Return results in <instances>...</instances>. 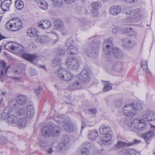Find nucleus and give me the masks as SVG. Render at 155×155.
<instances>
[{
  "mask_svg": "<svg viewBox=\"0 0 155 155\" xmlns=\"http://www.w3.org/2000/svg\"><path fill=\"white\" fill-rule=\"evenodd\" d=\"M127 125L132 131H134L135 129L139 131L146 130L147 129L146 125L144 124L143 120L138 118H136L133 120L128 122Z\"/></svg>",
  "mask_w": 155,
  "mask_h": 155,
  "instance_id": "1",
  "label": "nucleus"
},
{
  "mask_svg": "<svg viewBox=\"0 0 155 155\" xmlns=\"http://www.w3.org/2000/svg\"><path fill=\"white\" fill-rule=\"evenodd\" d=\"M22 26V21L17 18L10 19L5 24V27L7 28L14 31H17L20 29Z\"/></svg>",
  "mask_w": 155,
  "mask_h": 155,
  "instance_id": "2",
  "label": "nucleus"
},
{
  "mask_svg": "<svg viewBox=\"0 0 155 155\" xmlns=\"http://www.w3.org/2000/svg\"><path fill=\"white\" fill-rule=\"evenodd\" d=\"M61 131L54 128L47 126L44 127L42 128L41 134L42 136L45 137H49L50 135L53 137L58 136Z\"/></svg>",
  "mask_w": 155,
  "mask_h": 155,
  "instance_id": "3",
  "label": "nucleus"
},
{
  "mask_svg": "<svg viewBox=\"0 0 155 155\" xmlns=\"http://www.w3.org/2000/svg\"><path fill=\"white\" fill-rule=\"evenodd\" d=\"M66 64L68 69L76 70L78 68L80 63L78 58L76 57L69 56L66 60Z\"/></svg>",
  "mask_w": 155,
  "mask_h": 155,
  "instance_id": "4",
  "label": "nucleus"
},
{
  "mask_svg": "<svg viewBox=\"0 0 155 155\" xmlns=\"http://www.w3.org/2000/svg\"><path fill=\"white\" fill-rule=\"evenodd\" d=\"M123 114L126 116L131 117L136 114V110L134 108L133 104H127L124 106L122 109Z\"/></svg>",
  "mask_w": 155,
  "mask_h": 155,
  "instance_id": "5",
  "label": "nucleus"
},
{
  "mask_svg": "<svg viewBox=\"0 0 155 155\" xmlns=\"http://www.w3.org/2000/svg\"><path fill=\"white\" fill-rule=\"evenodd\" d=\"M94 44L96 46L94 47L91 45H86L83 49V51L84 53L89 57L94 56V55L97 54L98 52L97 48V45H96L95 43H94L92 45L94 46Z\"/></svg>",
  "mask_w": 155,
  "mask_h": 155,
  "instance_id": "6",
  "label": "nucleus"
},
{
  "mask_svg": "<svg viewBox=\"0 0 155 155\" xmlns=\"http://www.w3.org/2000/svg\"><path fill=\"white\" fill-rule=\"evenodd\" d=\"M58 75L61 79L66 81L71 80L73 77V75L70 72L62 70L58 72Z\"/></svg>",
  "mask_w": 155,
  "mask_h": 155,
  "instance_id": "7",
  "label": "nucleus"
},
{
  "mask_svg": "<svg viewBox=\"0 0 155 155\" xmlns=\"http://www.w3.org/2000/svg\"><path fill=\"white\" fill-rule=\"evenodd\" d=\"M6 63H4L3 64H2V67L0 70V74H1L0 81L2 82H5L8 78L6 74L10 66L6 67Z\"/></svg>",
  "mask_w": 155,
  "mask_h": 155,
  "instance_id": "8",
  "label": "nucleus"
},
{
  "mask_svg": "<svg viewBox=\"0 0 155 155\" xmlns=\"http://www.w3.org/2000/svg\"><path fill=\"white\" fill-rule=\"evenodd\" d=\"M78 79L84 83H88L90 80V77L87 69H83L78 75Z\"/></svg>",
  "mask_w": 155,
  "mask_h": 155,
  "instance_id": "9",
  "label": "nucleus"
},
{
  "mask_svg": "<svg viewBox=\"0 0 155 155\" xmlns=\"http://www.w3.org/2000/svg\"><path fill=\"white\" fill-rule=\"evenodd\" d=\"M103 51L105 54H107L108 52L111 53V48H113V43L111 40L107 39L104 41L103 43Z\"/></svg>",
  "mask_w": 155,
  "mask_h": 155,
  "instance_id": "10",
  "label": "nucleus"
},
{
  "mask_svg": "<svg viewBox=\"0 0 155 155\" xmlns=\"http://www.w3.org/2000/svg\"><path fill=\"white\" fill-rule=\"evenodd\" d=\"M153 136L155 137V126L153 125H151L150 131L142 135V137L146 140L147 143H148L147 141Z\"/></svg>",
  "mask_w": 155,
  "mask_h": 155,
  "instance_id": "11",
  "label": "nucleus"
},
{
  "mask_svg": "<svg viewBox=\"0 0 155 155\" xmlns=\"http://www.w3.org/2000/svg\"><path fill=\"white\" fill-rule=\"evenodd\" d=\"M125 13L130 15L129 18L132 17V19L137 18L140 19L141 17V11L139 9H137L133 11L130 10L128 12H125Z\"/></svg>",
  "mask_w": 155,
  "mask_h": 155,
  "instance_id": "12",
  "label": "nucleus"
},
{
  "mask_svg": "<svg viewBox=\"0 0 155 155\" xmlns=\"http://www.w3.org/2000/svg\"><path fill=\"white\" fill-rule=\"evenodd\" d=\"M70 139L68 136L65 135L63 136L61 140V142L58 145V148L60 150L64 149L69 142Z\"/></svg>",
  "mask_w": 155,
  "mask_h": 155,
  "instance_id": "13",
  "label": "nucleus"
},
{
  "mask_svg": "<svg viewBox=\"0 0 155 155\" xmlns=\"http://www.w3.org/2000/svg\"><path fill=\"white\" fill-rule=\"evenodd\" d=\"M144 118L148 121L155 120V114L152 111L147 110L144 112Z\"/></svg>",
  "mask_w": 155,
  "mask_h": 155,
  "instance_id": "14",
  "label": "nucleus"
},
{
  "mask_svg": "<svg viewBox=\"0 0 155 155\" xmlns=\"http://www.w3.org/2000/svg\"><path fill=\"white\" fill-rule=\"evenodd\" d=\"M122 42L124 46L127 48H130L136 44L129 38H124L122 40Z\"/></svg>",
  "mask_w": 155,
  "mask_h": 155,
  "instance_id": "15",
  "label": "nucleus"
},
{
  "mask_svg": "<svg viewBox=\"0 0 155 155\" xmlns=\"http://www.w3.org/2000/svg\"><path fill=\"white\" fill-rule=\"evenodd\" d=\"M112 69L114 71L117 72H120L123 71V66L121 62L115 61L113 63Z\"/></svg>",
  "mask_w": 155,
  "mask_h": 155,
  "instance_id": "16",
  "label": "nucleus"
},
{
  "mask_svg": "<svg viewBox=\"0 0 155 155\" xmlns=\"http://www.w3.org/2000/svg\"><path fill=\"white\" fill-rule=\"evenodd\" d=\"M51 25V22L48 20H42L38 23V26L43 29L50 28Z\"/></svg>",
  "mask_w": 155,
  "mask_h": 155,
  "instance_id": "17",
  "label": "nucleus"
},
{
  "mask_svg": "<svg viewBox=\"0 0 155 155\" xmlns=\"http://www.w3.org/2000/svg\"><path fill=\"white\" fill-rule=\"evenodd\" d=\"M121 11V7L119 6H114L110 8L109 10L110 13L113 15H117Z\"/></svg>",
  "mask_w": 155,
  "mask_h": 155,
  "instance_id": "18",
  "label": "nucleus"
},
{
  "mask_svg": "<svg viewBox=\"0 0 155 155\" xmlns=\"http://www.w3.org/2000/svg\"><path fill=\"white\" fill-rule=\"evenodd\" d=\"M16 101L19 104L22 105L25 104L27 102V99L26 97L24 95H19L16 98Z\"/></svg>",
  "mask_w": 155,
  "mask_h": 155,
  "instance_id": "19",
  "label": "nucleus"
},
{
  "mask_svg": "<svg viewBox=\"0 0 155 155\" xmlns=\"http://www.w3.org/2000/svg\"><path fill=\"white\" fill-rule=\"evenodd\" d=\"M54 24L55 29L61 31H65L66 29L64 28L63 22L60 20L56 19L54 20Z\"/></svg>",
  "mask_w": 155,
  "mask_h": 155,
  "instance_id": "20",
  "label": "nucleus"
},
{
  "mask_svg": "<svg viewBox=\"0 0 155 155\" xmlns=\"http://www.w3.org/2000/svg\"><path fill=\"white\" fill-rule=\"evenodd\" d=\"M38 30L34 28H31L28 29L27 33L28 35L31 38H34L37 35Z\"/></svg>",
  "mask_w": 155,
  "mask_h": 155,
  "instance_id": "21",
  "label": "nucleus"
},
{
  "mask_svg": "<svg viewBox=\"0 0 155 155\" xmlns=\"http://www.w3.org/2000/svg\"><path fill=\"white\" fill-rule=\"evenodd\" d=\"M11 2V0H6L4 1L1 5L2 10L4 11H7L9 10Z\"/></svg>",
  "mask_w": 155,
  "mask_h": 155,
  "instance_id": "22",
  "label": "nucleus"
},
{
  "mask_svg": "<svg viewBox=\"0 0 155 155\" xmlns=\"http://www.w3.org/2000/svg\"><path fill=\"white\" fill-rule=\"evenodd\" d=\"M111 135L109 134H105L104 137L102 138V141L105 145H109L110 144L112 139Z\"/></svg>",
  "mask_w": 155,
  "mask_h": 155,
  "instance_id": "23",
  "label": "nucleus"
},
{
  "mask_svg": "<svg viewBox=\"0 0 155 155\" xmlns=\"http://www.w3.org/2000/svg\"><path fill=\"white\" fill-rule=\"evenodd\" d=\"M26 109L25 111H26V116L28 118H31L32 117L34 114L33 107L31 105H29L27 106Z\"/></svg>",
  "mask_w": 155,
  "mask_h": 155,
  "instance_id": "24",
  "label": "nucleus"
},
{
  "mask_svg": "<svg viewBox=\"0 0 155 155\" xmlns=\"http://www.w3.org/2000/svg\"><path fill=\"white\" fill-rule=\"evenodd\" d=\"M49 38L48 36L46 35L40 36L37 35L36 38L37 41L41 43H45L48 41Z\"/></svg>",
  "mask_w": 155,
  "mask_h": 155,
  "instance_id": "25",
  "label": "nucleus"
},
{
  "mask_svg": "<svg viewBox=\"0 0 155 155\" xmlns=\"http://www.w3.org/2000/svg\"><path fill=\"white\" fill-rule=\"evenodd\" d=\"M63 127L65 130L69 132H72L74 130L73 124L69 122L65 123L63 125Z\"/></svg>",
  "mask_w": 155,
  "mask_h": 155,
  "instance_id": "26",
  "label": "nucleus"
},
{
  "mask_svg": "<svg viewBox=\"0 0 155 155\" xmlns=\"http://www.w3.org/2000/svg\"><path fill=\"white\" fill-rule=\"evenodd\" d=\"M67 51L69 55H74L78 53V48L74 46H69L67 49Z\"/></svg>",
  "mask_w": 155,
  "mask_h": 155,
  "instance_id": "27",
  "label": "nucleus"
},
{
  "mask_svg": "<svg viewBox=\"0 0 155 155\" xmlns=\"http://www.w3.org/2000/svg\"><path fill=\"white\" fill-rule=\"evenodd\" d=\"M129 143H127L124 141H119L117 143L114 145L113 147L114 149L116 150L121 147H124L126 146H129L128 145Z\"/></svg>",
  "mask_w": 155,
  "mask_h": 155,
  "instance_id": "28",
  "label": "nucleus"
},
{
  "mask_svg": "<svg viewBox=\"0 0 155 155\" xmlns=\"http://www.w3.org/2000/svg\"><path fill=\"white\" fill-rule=\"evenodd\" d=\"M100 133L103 134H106L107 133L110 131V127L104 125H101L99 128Z\"/></svg>",
  "mask_w": 155,
  "mask_h": 155,
  "instance_id": "29",
  "label": "nucleus"
},
{
  "mask_svg": "<svg viewBox=\"0 0 155 155\" xmlns=\"http://www.w3.org/2000/svg\"><path fill=\"white\" fill-rule=\"evenodd\" d=\"M81 87V83L78 81H75L69 86V87L71 89L74 90L80 89Z\"/></svg>",
  "mask_w": 155,
  "mask_h": 155,
  "instance_id": "30",
  "label": "nucleus"
},
{
  "mask_svg": "<svg viewBox=\"0 0 155 155\" xmlns=\"http://www.w3.org/2000/svg\"><path fill=\"white\" fill-rule=\"evenodd\" d=\"M22 55L23 57L26 60L31 62H33V61L37 59L38 58L37 56L31 55L28 54H24Z\"/></svg>",
  "mask_w": 155,
  "mask_h": 155,
  "instance_id": "31",
  "label": "nucleus"
},
{
  "mask_svg": "<svg viewBox=\"0 0 155 155\" xmlns=\"http://www.w3.org/2000/svg\"><path fill=\"white\" fill-rule=\"evenodd\" d=\"M111 53H110V52H108L107 54H105L108 60H109L110 58L112 60L113 57L112 55L113 54L115 55L117 53L119 50H120V49H119L117 48H113V47L112 48H111Z\"/></svg>",
  "mask_w": 155,
  "mask_h": 155,
  "instance_id": "32",
  "label": "nucleus"
},
{
  "mask_svg": "<svg viewBox=\"0 0 155 155\" xmlns=\"http://www.w3.org/2000/svg\"><path fill=\"white\" fill-rule=\"evenodd\" d=\"M98 135V132L97 130H91L89 134V139L91 140H94L96 139Z\"/></svg>",
  "mask_w": 155,
  "mask_h": 155,
  "instance_id": "33",
  "label": "nucleus"
},
{
  "mask_svg": "<svg viewBox=\"0 0 155 155\" xmlns=\"http://www.w3.org/2000/svg\"><path fill=\"white\" fill-rule=\"evenodd\" d=\"M13 51L18 54H20L23 52L24 48L21 45L15 43V46Z\"/></svg>",
  "mask_w": 155,
  "mask_h": 155,
  "instance_id": "34",
  "label": "nucleus"
},
{
  "mask_svg": "<svg viewBox=\"0 0 155 155\" xmlns=\"http://www.w3.org/2000/svg\"><path fill=\"white\" fill-rule=\"evenodd\" d=\"M15 46V44H13L12 43L8 42L5 44L4 45V48L9 51H13Z\"/></svg>",
  "mask_w": 155,
  "mask_h": 155,
  "instance_id": "35",
  "label": "nucleus"
},
{
  "mask_svg": "<svg viewBox=\"0 0 155 155\" xmlns=\"http://www.w3.org/2000/svg\"><path fill=\"white\" fill-rule=\"evenodd\" d=\"M8 121L12 124H16L18 122V119L15 116L11 115L8 117Z\"/></svg>",
  "mask_w": 155,
  "mask_h": 155,
  "instance_id": "36",
  "label": "nucleus"
},
{
  "mask_svg": "<svg viewBox=\"0 0 155 155\" xmlns=\"http://www.w3.org/2000/svg\"><path fill=\"white\" fill-rule=\"evenodd\" d=\"M24 5V3L21 0H17L15 2V7L18 9H22Z\"/></svg>",
  "mask_w": 155,
  "mask_h": 155,
  "instance_id": "37",
  "label": "nucleus"
},
{
  "mask_svg": "<svg viewBox=\"0 0 155 155\" xmlns=\"http://www.w3.org/2000/svg\"><path fill=\"white\" fill-rule=\"evenodd\" d=\"M102 81L103 83H104V82L105 83L107 82V83H106L103 89V91L104 92L108 91L112 89V86L111 85L109 84L108 83H109L108 81H103V80H102Z\"/></svg>",
  "mask_w": 155,
  "mask_h": 155,
  "instance_id": "38",
  "label": "nucleus"
},
{
  "mask_svg": "<svg viewBox=\"0 0 155 155\" xmlns=\"http://www.w3.org/2000/svg\"><path fill=\"white\" fill-rule=\"evenodd\" d=\"M8 110V108L6 107L3 110V112L0 114V118L1 119L3 120L6 118H8L9 115L6 112L7 110Z\"/></svg>",
  "mask_w": 155,
  "mask_h": 155,
  "instance_id": "39",
  "label": "nucleus"
},
{
  "mask_svg": "<svg viewBox=\"0 0 155 155\" xmlns=\"http://www.w3.org/2000/svg\"><path fill=\"white\" fill-rule=\"evenodd\" d=\"M27 120L25 118L20 119L18 121V125L21 127H24L25 126L27 122Z\"/></svg>",
  "mask_w": 155,
  "mask_h": 155,
  "instance_id": "40",
  "label": "nucleus"
},
{
  "mask_svg": "<svg viewBox=\"0 0 155 155\" xmlns=\"http://www.w3.org/2000/svg\"><path fill=\"white\" fill-rule=\"evenodd\" d=\"M101 4L100 2H93L91 3L92 8L98 10L101 7Z\"/></svg>",
  "mask_w": 155,
  "mask_h": 155,
  "instance_id": "41",
  "label": "nucleus"
},
{
  "mask_svg": "<svg viewBox=\"0 0 155 155\" xmlns=\"http://www.w3.org/2000/svg\"><path fill=\"white\" fill-rule=\"evenodd\" d=\"M141 66L144 71L147 73L148 72L147 68V61L143 60L141 62Z\"/></svg>",
  "mask_w": 155,
  "mask_h": 155,
  "instance_id": "42",
  "label": "nucleus"
},
{
  "mask_svg": "<svg viewBox=\"0 0 155 155\" xmlns=\"http://www.w3.org/2000/svg\"><path fill=\"white\" fill-rule=\"evenodd\" d=\"M38 6L42 9L46 10L48 8V5L46 2L45 1H42L38 4Z\"/></svg>",
  "mask_w": 155,
  "mask_h": 155,
  "instance_id": "43",
  "label": "nucleus"
},
{
  "mask_svg": "<svg viewBox=\"0 0 155 155\" xmlns=\"http://www.w3.org/2000/svg\"><path fill=\"white\" fill-rule=\"evenodd\" d=\"M54 120L58 123L63 122L65 120V118L61 116L57 115L54 117Z\"/></svg>",
  "mask_w": 155,
  "mask_h": 155,
  "instance_id": "44",
  "label": "nucleus"
},
{
  "mask_svg": "<svg viewBox=\"0 0 155 155\" xmlns=\"http://www.w3.org/2000/svg\"><path fill=\"white\" fill-rule=\"evenodd\" d=\"M65 53V50L62 49H59L56 51V54L57 56L64 55Z\"/></svg>",
  "mask_w": 155,
  "mask_h": 155,
  "instance_id": "45",
  "label": "nucleus"
},
{
  "mask_svg": "<svg viewBox=\"0 0 155 155\" xmlns=\"http://www.w3.org/2000/svg\"><path fill=\"white\" fill-rule=\"evenodd\" d=\"M134 110L137 111L143 109V105L141 103H137L135 106H134Z\"/></svg>",
  "mask_w": 155,
  "mask_h": 155,
  "instance_id": "46",
  "label": "nucleus"
},
{
  "mask_svg": "<svg viewBox=\"0 0 155 155\" xmlns=\"http://www.w3.org/2000/svg\"><path fill=\"white\" fill-rule=\"evenodd\" d=\"M25 113V110L23 108L18 109L16 112V114L18 116H22L24 115Z\"/></svg>",
  "mask_w": 155,
  "mask_h": 155,
  "instance_id": "47",
  "label": "nucleus"
},
{
  "mask_svg": "<svg viewBox=\"0 0 155 155\" xmlns=\"http://www.w3.org/2000/svg\"><path fill=\"white\" fill-rule=\"evenodd\" d=\"M12 108H16L17 106V105L15 102L14 100H11L9 103V106Z\"/></svg>",
  "mask_w": 155,
  "mask_h": 155,
  "instance_id": "48",
  "label": "nucleus"
},
{
  "mask_svg": "<svg viewBox=\"0 0 155 155\" xmlns=\"http://www.w3.org/2000/svg\"><path fill=\"white\" fill-rule=\"evenodd\" d=\"M53 64L55 66L61 64V60L58 58H55L53 61Z\"/></svg>",
  "mask_w": 155,
  "mask_h": 155,
  "instance_id": "49",
  "label": "nucleus"
},
{
  "mask_svg": "<svg viewBox=\"0 0 155 155\" xmlns=\"http://www.w3.org/2000/svg\"><path fill=\"white\" fill-rule=\"evenodd\" d=\"M54 4L58 6H61L63 3L62 0H51Z\"/></svg>",
  "mask_w": 155,
  "mask_h": 155,
  "instance_id": "50",
  "label": "nucleus"
},
{
  "mask_svg": "<svg viewBox=\"0 0 155 155\" xmlns=\"http://www.w3.org/2000/svg\"><path fill=\"white\" fill-rule=\"evenodd\" d=\"M115 56L119 59H121L123 58L124 55L121 50H119L117 53L116 54Z\"/></svg>",
  "mask_w": 155,
  "mask_h": 155,
  "instance_id": "51",
  "label": "nucleus"
},
{
  "mask_svg": "<svg viewBox=\"0 0 155 155\" xmlns=\"http://www.w3.org/2000/svg\"><path fill=\"white\" fill-rule=\"evenodd\" d=\"M123 104V101L121 100L118 99L115 101V105L117 107L121 106Z\"/></svg>",
  "mask_w": 155,
  "mask_h": 155,
  "instance_id": "52",
  "label": "nucleus"
},
{
  "mask_svg": "<svg viewBox=\"0 0 155 155\" xmlns=\"http://www.w3.org/2000/svg\"><path fill=\"white\" fill-rule=\"evenodd\" d=\"M81 153L82 155H87L88 154V151L85 147L82 148L81 150Z\"/></svg>",
  "mask_w": 155,
  "mask_h": 155,
  "instance_id": "53",
  "label": "nucleus"
},
{
  "mask_svg": "<svg viewBox=\"0 0 155 155\" xmlns=\"http://www.w3.org/2000/svg\"><path fill=\"white\" fill-rule=\"evenodd\" d=\"M91 13L93 16H96L98 15V10L92 8L91 11Z\"/></svg>",
  "mask_w": 155,
  "mask_h": 155,
  "instance_id": "54",
  "label": "nucleus"
},
{
  "mask_svg": "<svg viewBox=\"0 0 155 155\" xmlns=\"http://www.w3.org/2000/svg\"><path fill=\"white\" fill-rule=\"evenodd\" d=\"M65 45L67 47H69L71 46H73V41L72 40L68 39L65 42Z\"/></svg>",
  "mask_w": 155,
  "mask_h": 155,
  "instance_id": "55",
  "label": "nucleus"
},
{
  "mask_svg": "<svg viewBox=\"0 0 155 155\" xmlns=\"http://www.w3.org/2000/svg\"><path fill=\"white\" fill-rule=\"evenodd\" d=\"M136 152L135 150L133 149H130L127 150L128 155H134Z\"/></svg>",
  "mask_w": 155,
  "mask_h": 155,
  "instance_id": "56",
  "label": "nucleus"
},
{
  "mask_svg": "<svg viewBox=\"0 0 155 155\" xmlns=\"http://www.w3.org/2000/svg\"><path fill=\"white\" fill-rule=\"evenodd\" d=\"M141 141L140 140H137V139H135L134 140L133 142H130L129 143V144L128 145H129V146H130L134 144L139 143Z\"/></svg>",
  "mask_w": 155,
  "mask_h": 155,
  "instance_id": "57",
  "label": "nucleus"
},
{
  "mask_svg": "<svg viewBox=\"0 0 155 155\" xmlns=\"http://www.w3.org/2000/svg\"><path fill=\"white\" fill-rule=\"evenodd\" d=\"M6 142V139L2 136H0V144H3Z\"/></svg>",
  "mask_w": 155,
  "mask_h": 155,
  "instance_id": "58",
  "label": "nucleus"
},
{
  "mask_svg": "<svg viewBox=\"0 0 155 155\" xmlns=\"http://www.w3.org/2000/svg\"><path fill=\"white\" fill-rule=\"evenodd\" d=\"M132 30L131 28H125L123 29L122 30V32L123 33H128L130 32V31Z\"/></svg>",
  "mask_w": 155,
  "mask_h": 155,
  "instance_id": "59",
  "label": "nucleus"
},
{
  "mask_svg": "<svg viewBox=\"0 0 155 155\" xmlns=\"http://www.w3.org/2000/svg\"><path fill=\"white\" fill-rule=\"evenodd\" d=\"M88 111L93 114H95L97 112V110L96 108L89 109Z\"/></svg>",
  "mask_w": 155,
  "mask_h": 155,
  "instance_id": "60",
  "label": "nucleus"
},
{
  "mask_svg": "<svg viewBox=\"0 0 155 155\" xmlns=\"http://www.w3.org/2000/svg\"><path fill=\"white\" fill-rule=\"evenodd\" d=\"M6 107L8 108V110L6 111V112L8 113V114L9 115L12 112V111L15 108H12L11 107H10L9 106H7Z\"/></svg>",
  "mask_w": 155,
  "mask_h": 155,
  "instance_id": "61",
  "label": "nucleus"
},
{
  "mask_svg": "<svg viewBox=\"0 0 155 155\" xmlns=\"http://www.w3.org/2000/svg\"><path fill=\"white\" fill-rule=\"evenodd\" d=\"M54 151L53 148L51 147L47 149V152L48 154H51Z\"/></svg>",
  "mask_w": 155,
  "mask_h": 155,
  "instance_id": "62",
  "label": "nucleus"
},
{
  "mask_svg": "<svg viewBox=\"0 0 155 155\" xmlns=\"http://www.w3.org/2000/svg\"><path fill=\"white\" fill-rule=\"evenodd\" d=\"M76 0H64L65 2L68 4H71L74 2Z\"/></svg>",
  "mask_w": 155,
  "mask_h": 155,
  "instance_id": "63",
  "label": "nucleus"
},
{
  "mask_svg": "<svg viewBox=\"0 0 155 155\" xmlns=\"http://www.w3.org/2000/svg\"><path fill=\"white\" fill-rule=\"evenodd\" d=\"M46 143L45 141H42V142L41 143V146L42 148H45L46 147Z\"/></svg>",
  "mask_w": 155,
  "mask_h": 155,
  "instance_id": "64",
  "label": "nucleus"
}]
</instances>
